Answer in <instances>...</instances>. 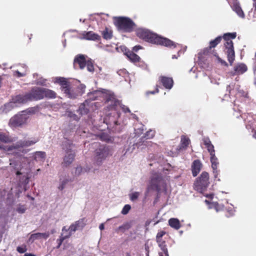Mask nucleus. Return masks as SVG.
Here are the masks:
<instances>
[{"instance_id": "a19ab883", "label": "nucleus", "mask_w": 256, "mask_h": 256, "mask_svg": "<svg viewBox=\"0 0 256 256\" xmlns=\"http://www.w3.org/2000/svg\"><path fill=\"white\" fill-rule=\"evenodd\" d=\"M131 209V206L130 204H126L122 208L121 212L122 214H126L128 213L129 211Z\"/></svg>"}, {"instance_id": "774afa93", "label": "nucleus", "mask_w": 256, "mask_h": 256, "mask_svg": "<svg viewBox=\"0 0 256 256\" xmlns=\"http://www.w3.org/2000/svg\"><path fill=\"white\" fill-rule=\"evenodd\" d=\"M61 246L58 244L57 246H56V248L58 249Z\"/></svg>"}, {"instance_id": "423d86ee", "label": "nucleus", "mask_w": 256, "mask_h": 256, "mask_svg": "<svg viewBox=\"0 0 256 256\" xmlns=\"http://www.w3.org/2000/svg\"><path fill=\"white\" fill-rule=\"evenodd\" d=\"M166 186L162 174L159 173H154L152 176L150 184L148 187V191L150 190L160 192L162 188H165Z\"/></svg>"}, {"instance_id": "b1692460", "label": "nucleus", "mask_w": 256, "mask_h": 256, "mask_svg": "<svg viewBox=\"0 0 256 256\" xmlns=\"http://www.w3.org/2000/svg\"><path fill=\"white\" fill-rule=\"evenodd\" d=\"M84 38L88 40H100V37L99 35L94 33L92 32H88L84 34Z\"/></svg>"}, {"instance_id": "bf43d9fd", "label": "nucleus", "mask_w": 256, "mask_h": 256, "mask_svg": "<svg viewBox=\"0 0 256 256\" xmlns=\"http://www.w3.org/2000/svg\"><path fill=\"white\" fill-rule=\"evenodd\" d=\"M24 256H34V255L32 254L26 253V254H25Z\"/></svg>"}, {"instance_id": "c756f323", "label": "nucleus", "mask_w": 256, "mask_h": 256, "mask_svg": "<svg viewBox=\"0 0 256 256\" xmlns=\"http://www.w3.org/2000/svg\"><path fill=\"white\" fill-rule=\"evenodd\" d=\"M0 142L4 143H9L12 142V140L5 133L0 132Z\"/></svg>"}, {"instance_id": "412c9836", "label": "nucleus", "mask_w": 256, "mask_h": 256, "mask_svg": "<svg viewBox=\"0 0 256 256\" xmlns=\"http://www.w3.org/2000/svg\"><path fill=\"white\" fill-rule=\"evenodd\" d=\"M33 158L36 162H44L46 157L44 152H36L33 154Z\"/></svg>"}, {"instance_id": "4468645a", "label": "nucleus", "mask_w": 256, "mask_h": 256, "mask_svg": "<svg viewBox=\"0 0 256 256\" xmlns=\"http://www.w3.org/2000/svg\"><path fill=\"white\" fill-rule=\"evenodd\" d=\"M12 101L14 103L26 104L28 102H30L28 93L26 92L23 94H18L12 97Z\"/></svg>"}, {"instance_id": "4be33fe9", "label": "nucleus", "mask_w": 256, "mask_h": 256, "mask_svg": "<svg viewBox=\"0 0 256 256\" xmlns=\"http://www.w3.org/2000/svg\"><path fill=\"white\" fill-rule=\"evenodd\" d=\"M68 92H66L65 94L70 98H76L77 96H80L78 92L76 87H70L68 90Z\"/></svg>"}, {"instance_id": "603ef678", "label": "nucleus", "mask_w": 256, "mask_h": 256, "mask_svg": "<svg viewBox=\"0 0 256 256\" xmlns=\"http://www.w3.org/2000/svg\"><path fill=\"white\" fill-rule=\"evenodd\" d=\"M97 94L96 91H94L93 92H90L88 94V96L90 98H92V100H94L96 99V96H94V95Z\"/></svg>"}, {"instance_id": "6e6d98bb", "label": "nucleus", "mask_w": 256, "mask_h": 256, "mask_svg": "<svg viewBox=\"0 0 256 256\" xmlns=\"http://www.w3.org/2000/svg\"><path fill=\"white\" fill-rule=\"evenodd\" d=\"M254 1L253 2V7L254 8V13L256 14V0H252Z\"/></svg>"}, {"instance_id": "393cba45", "label": "nucleus", "mask_w": 256, "mask_h": 256, "mask_svg": "<svg viewBox=\"0 0 256 256\" xmlns=\"http://www.w3.org/2000/svg\"><path fill=\"white\" fill-rule=\"evenodd\" d=\"M169 225L176 230H178L181 227L179 220L176 218H171L168 220Z\"/></svg>"}, {"instance_id": "3c124183", "label": "nucleus", "mask_w": 256, "mask_h": 256, "mask_svg": "<svg viewBox=\"0 0 256 256\" xmlns=\"http://www.w3.org/2000/svg\"><path fill=\"white\" fill-rule=\"evenodd\" d=\"M122 111L125 113L130 112V108L126 106L122 105Z\"/></svg>"}, {"instance_id": "052dcab7", "label": "nucleus", "mask_w": 256, "mask_h": 256, "mask_svg": "<svg viewBox=\"0 0 256 256\" xmlns=\"http://www.w3.org/2000/svg\"><path fill=\"white\" fill-rule=\"evenodd\" d=\"M255 66H254V71L256 72V54H255Z\"/></svg>"}, {"instance_id": "9d476101", "label": "nucleus", "mask_w": 256, "mask_h": 256, "mask_svg": "<svg viewBox=\"0 0 256 256\" xmlns=\"http://www.w3.org/2000/svg\"><path fill=\"white\" fill-rule=\"evenodd\" d=\"M166 234V232L164 230H160L158 232L156 240L158 244V246L160 248L162 252H164L165 256H169L168 250L166 244V242L162 238V236Z\"/></svg>"}, {"instance_id": "a18cd8bd", "label": "nucleus", "mask_w": 256, "mask_h": 256, "mask_svg": "<svg viewBox=\"0 0 256 256\" xmlns=\"http://www.w3.org/2000/svg\"><path fill=\"white\" fill-rule=\"evenodd\" d=\"M17 251L20 253L23 254L26 251V246H18L16 248Z\"/></svg>"}, {"instance_id": "09e8293b", "label": "nucleus", "mask_w": 256, "mask_h": 256, "mask_svg": "<svg viewBox=\"0 0 256 256\" xmlns=\"http://www.w3.org/2000/svg\"><path fill=\"white\" fill-rule=\"evenodd\" d=\"M82 172V168L80 166H77L76 168L75 174L79 176Z\"/></svg>"}, {"instance_id": "a878e982", "label": "nucleus", "mask_w": 256, "mask_h": 256, "mask_svg": "<svg viewBox=\"0 0 256 256\" xmlns=\"http://www.w3.org/2000/svg\"><path fill=\"white\" fill-rule=\"evenodd\" d=\"M101 34L103 38L105 40H110L112 37V31L109 28L106 27L104 30L102 31Z\"/></svg>"}, {"instance_id": "69168bd1", "label": "nucleus", "mask_w": 256, "mask_h": 256, "mask_svg": "<svg viewBox=\"0 0 256 256\" xmlns=\"http://www.w3.org/2000/svg\"><path fill=\"white\" fill-rule=\"evenodd\" d=\"M21 174H22V173L20 171H17L16 172V174L17 176L20 175Z\"/></svg>"}, {"instance_id": "39448f33", "label": "nucleus", "mask_w": 256, "mask_h": 256, "mask_svg": "<svg viewBox=\"0 0 256 256\" xmlns=\"http://www.w3.org/2000/svg\"><path fill=\"white\" fill-rule=\"evenodd\" d=\"M112 154V149L109 146L101 145L94 151V162L97 165H100L103 161Z\"/></svg>"}, {"instance_id": "c9c22d12", "label": "nucleus", "mask_w": 256, "mask_h": 256, "mask_svg": "<svg viewBox=\"0 0 256 256\" xmlns=\"http://www.w3.org/2000/svg\"><path fill=\"white\" fill-rule=\"evenodd\" d=\"M131 227V226L130 223L126 222L124 224L120 226L117 230H120L122 232H124L126 230H128Z\"/></svg>"}, {"instance_id": "dca6fc26", "label": "nucleus", "mask_w": 256, "mask_h": 256, "mask_svg": "<svg viewBox=\"0 0 256 256\" xmlns=\"http://www.w3.org/2000/svg\"><path fill=\"white\" fill-rule=\"evenodd\" d=\"M50 235V234L48 232L44 233L37 232L32 234L28 239V242H33L36 240H38L40 238L46 240L49 237Z\"/></svg>"}, {"instance_id": "f03ea898", "label": "nucleus", "mask_w": 256, "mask_h": 256, "mask_svg": "<svg viewBox=\"0 0 256 256\" xmlns=\"http://www.w3.org/2000/svg\"><path fill=\"white\" fill-rule=\"evenodd\" d=\"M136 34L139 38L152 44L169 48H176V44L170 40L158 36L146 28H138L136 30Z\"/></svg>"}, {"instance_id": "20e7f679", "label": "nucleus", "mask_w": 256, "mask_h": 256, "mask_svg": "<svg viewBox=\"0 0 256 256\" xmlns=\"http://www.w3.org/2000/svg\"><path fill=\"white\" fill-rule=\"evenodd\" d=\"M114 24L118 30L124 32H131L134 31L136 26L129 18L116 17L114 19Z\"/></svg>"}, {"instance_id": "58836bf2", "label": "nucleus", "mask_w": 256, "mask_h": 256, "mask_svg": "<svg viewBox=\"0 0 256 256\" xmlns=\"http://www.w3.org/2000/svg\"><path fill=\"white\" fill-rule=\"evenodd\" d=\"M85 88L86 86L82 84H80L76 87V89L78 92L80 96H82L84 93Z\"/></svg>"}, {"instance_id": "c03bdc74", "label": "nucleus", "mask_w": 256, "mask_h": 256, "mask_svg": "<svg viewBox=\"0 0 256 256\" xmlns=\"http://www.w3.org/2000/svg\"><path fill=\"white\" fill-rule=\"evenodd\" d=\"M26 210V208L24 206L19 205L18 208H16V211L20 214H24Z\"/></svg>"}, {"instance_id": "e433bc0d", "label": "nucleus", "mask_w": 256, "mask_h": 256, "mask_svg": "<svg viewBox=\"0 0 256 256\" xmlns=\"http://www.w3.org/2000/svg\"><path fill=\"white\" fill-rule=\"evenodd\" d=\"M68 238H70V235L69 236L68 235L65 236V235H64V233L61 234L60 236V238L56 240V242L58 244L62 246L63 242L65 240Z\"/></svg>"}, {"instance_id": "de8ad7c7", "label": "nucleus", "mask_w": 256, "mask_h": 256, "mask_svg": "<svg viewBox=\"0 0 256 256\" xmlns=\"http://www.w3.org/2000/svg\"><path fill=\"white\" fill-rule=\"evenodd\" d=\"M158 92H159V90H158V86L156 85L155 90L148 91V92H146V94L147 96H148L150 94H155L156 93H158Z\"/></svg>"}, {"instance_id": "473e14b6", "label": "nucleus", "mask_w": 256, "mask_h": 256, "mask_svg": "<svg viewBox=\"0 0 256 256\" xmlns=\"http://www.w3.org/2000/svg\"><path fill=\"white\" fill-rule=\"evenodd\" d=\"M213 55L216 58L218 62L220 63L222 65L226 66H228V63L224 60H222L218 55L217 52L215 50H212V52Z\"/></svg>"}, {"instance_id": "e2e57ef3", "label": "nucleus", "mask_w": 256, "mask_h": 256, "mask_svg": "<svg viewBox=\"0 0 256 256\" xmlns=\"http://www.w3.org/2000/svg\"><path fill=\"white\" fill-rule=\"evenodd\" d=\"M159 254V256H164V252H159V254Z\"/></svg>"}, {"instance_id": "7ed1b4c3", "label": "nucleus", "mask_w": 256, "mask_h": 256, "mask_svg": "<svg viewBox=\"0 0 256 256\" xmlns=\"http://www.w3.org/2000/svg\"><path fill=\"white\" fill-rule=\"evenodd\" d=\"M74 146V144L70 140L66 138L62 141V147L66 153L62 162V165L64 166H70L74 160L76 156V152L72 150Z\"/></svg>"}, {"instance_id": "aec40b11", "label": "nucleus", "mask_w": 256, "mask_h": 256, "mask_svg": "<svg viewBox=\"0 0 256 256\" xmlns=\"http://www.w3.org/2000/svg\"><path fill=\"white\" fill-rule=\"evenodd\" d=\"M42 95L43 98H55L56 97V94L55 92L52 90L42 88Z\"/></svg>"}, {"instance_id": "0e129e2a", "label": "nucleus", "mask_w": 256, "mask_h": 256, "mask_svg": "<svg viewBox=\"0 0 256 256\" xmlns=\"http://www.w3.org/2000/svg\"><path fill=\"white\" fill-rule=\"evenodd\" d=\"M63 233H64V235H65V236L68 234V232L65 231V230H64V232H63V231L62 230V233L61 234H63Z\"/></svg>"}, {"instance_id": "49530a36", "label": "nucleus", "mask_w": 256, "mask_h": 256, "mask_svg": "<svg viewBox=\"0 0 256 256\" xmlns=\"http://www.w3.org/2000/svg\"><path fill=\"white\" fill-rule=\"evenodd\" d=\"M26 75V72H20L18 70H16L14 72V76L18 77V78H20V77H22V76H24Z\"/></svg>"}, {"instance_id": "f8f14e48", "label": "nucleus", "mask_w": 256, "mask_h": 256, "mask_svg": "<svg viewBox=\"0 0 256 256\" xmlns=\"http://www.w3.org/2000/svg\"><path fill=\"white\" fill-rule=\"evenodd\" d=\"M248 70V67L244 63H238L236 64L233 68V70L230 72V74L232 76L240 75L244 74Z\"/></svg>"}, {"instance_id": "cd10ccee", "label": "nucleus", "mask_w": 256, "mask_h": 256, "mask_svg": "<svg viewBox=\"0 0 256 256\" xmlns=\"http://www.w3.org/2000/svg\"><path fill=\"white\" fill-rule=\"evenodd\" d=\"M66 231L68 232V235H70V238L72 235V233L74 232L76 230H77V229L76 228V227L74 226V224H72L68 228H66V226H63L62 228V231L64 232Z\"/></svg>"}, {"instance_id": "f3484780", "label": "nucleus", "mask_w": 256, "mask_h": 256, "mask_svg": "<svg viewBox=\"0 0 256 256\" xmlns=\"http://www.w3.org/2000/svg\"><path fill=\"white\" fill-rule=\"evenodd\" d=\"M202 164L199 160H194L192 164V176L195 177L200 171L202 168Z\"/></svg>"}, {"instance_id": "a211bd4d", "label": "nucleus", "mask_w": 256, "mask_h": 256, "mask_svg": "<svg viewBox=\"0 0 256 256\" xmlns=\"http://www.w3.org/2000/svg\"><path fill=\"white\" fill-rule=\"evenodd\" d=\"M210 162L212 163V168L213 170V172L214 174V177L215 178H218V158L215 156V153L210 154Z\"/></svg>"}, {"instance_id": "4d7b16f0", "label": "nucleus", "mask_w": 256, "mask_h": 256, "mask_svg": "<svg viewBox=\"0 0 256 256\" xmlns=\"http://www.w3.org/2000/svg\"><path fill=\"white\" fill-rule=\"evenodd\" d=\"M142 48V46H135L134 48V50L136 52H137L138 50Z\"/></svg>"}, {"instance_id": "c85d7f7f", "label": "nucleus", "mask_w": 256, "mask_h": 256, "mask_svg": "<svg viewBox=\"0 0 256 256\" xmlns=\"http://www.w3.org/2000/svg\"><path fill=\"white\" fill-rule=\"evenodd\" d=\"M154 134H155L154 131L152 130H150L146 132L144 134V136H142L140 139H141L142 141L144 142V140H146L152 138L154 136Z\"/></svg>"}, {"instance_id": "f704fd0d", "label": "nucleus", "mask_w": 256, "mask_h": 256, "mask_svg": "<svg viewBox=\"0 0 256 256\" xmlns=\"http://www.w3.org/2000/svg\"><path fill=\"white\" fill-rule=\"evenodd\" d=\"M73 224L74 225V226L76 227V228L77 229V230H78L80 228L82 229L85 226V224L84 223V218L80 219L78 220L75 222Z\"/></svg>"}, {"instance_id": "338daca9", "label": "nucleus", "mask_w": 256, "mask_h": 256, "mask_svg": "<svg viewBox=\"0 0 256 256\" xmlns=\"http://www.w3.org/2000/svg\"><path fill=\"white\" fill-rule=\"evenodd\" d=\"M126 256H131L129 252H127L126 254Z\"/></svg>"}, {"instance_id": "6e6552de", "label": "nucleus", "mask_w": 256, "mask_h": 256, "mask_svg": "<svg viewBox=\"0 0 256 256\" xmlns=\"http://www.w3.org/2000/svg\"><path fill=\"white\" fill-rule=\"evenodd\" d=\"M209 174L206 172H203L194 182V188L195 190L202 192L208 187L210 184Z\"/></svg>"}, {"instance_id": "1a4fd4ad", "label": "nucleus", "mask_w": 256, "mask_h": 256, "mask_svg": "<svg viewBox=\"0 0 256 256\" xmlns=\"http://www.w3.org/2000/svg\"><path fill=\"white\" fill-rule=\"evenodd\" d=\"M39 140L38 138H33L31 140H20L16 144H12V150H19L20 148L29 147L38 142Z\"/></svg>"}, {"instance_id": "f257e3e1", "label": "nucleus", "mask_w": 256, "mask_h": 256, "mask_svg": "<svg viewBox=\"0 0 256 256\" xmlns=\"http://www.w3.org/2000/svg\"><path fill=\"white\" fill-rule=\"evenodd\" d=\"M236 32L226 33L224 34L223 36H218L214 40L210 42L209 46L204 48L203 50L204 54H207L212 48H214L218 44L222 41V38L226 41L224 44V48L226 49L225 52L227 56L228 60L230 66H232L235 60V52L234 50V43L232 40L236 38Z\"/></svg>"}, {"instance_id": "4c0bfd02", "label": "nucleus", "mask_w": 256, "mask_h": 256, "mask_svg": "<svg viewBox=\"0 0 256 256\" xmlns=\"http://www.w3.org/2000/svg\"><path fill=\"white\" fill-rule=\"evenodd\" d=\"M100 138L102 140L109 142L111 140V138L110 136L105 133H102L100 135Z\"/></svg>"}, {"instance_id": "9b49d317", "label": "nucleus", "mask_w": 256, "mask_h": 256, "mask_svg": "<svg viewBox=\"0 0 256 256\" xmlns=\"http://www.w3.org/2000/svg\"><path fill=\"white\" fill-rule=\"evenodd\" d=\"M28 93L30 101L43 99L42 88L34 87Z\"/></svg>"}, {"instance_id": "ea45409f", "label": "nucleus", "mask_w": 256, "mask_h": 256, "mask_svg": "<svg viewBox=\"0 0 256 256\" xmlns=\"http://www.w3.org/2000/svg\"><path fill=\"white\" fill-rule=\"evenodd\" d=\"M87 70L90 72H93L94 71V66L91 60H88L86 62Z\"/></svg>"}, {"instance_id": "37998d69", "label": "nucleus", "mask_w": 256, "mask_h": 256, "mask_svg": "<svg viewBox=\"0 0 256 256\" xmlns=\"http://www.w3.org/2000/svg\"><path fill=\"white\" fill-rule=\"evenodd\" d=\"M0 150H3L8 152L12 150V145L4 146L0 144Z\"/></svg>"}, {"instance_id": "bb28decb", "label": "nucleus", "mask_w": 256, "mask_h": 256, "mask_svg": "<svg viewBox=\"0 0 256 256\" xmlns=\"http://www.w3.org/2000/svg\"><path fill=\"white\" fill-rule=\"evenodd\" d=\"M232 9L240 17L242 18H244V12L238 4H234L232 6Z\"/></svg>"}, {"instance_id": "79ce46f5", "label": "nucleus", "mask_w": 256, "mask_h": 256, "mask_svg": "<svg viewBox=\"0 0 256 256\" xmlns=\"http://www.w3.org/2000/svg\"><path fill=\"white\" fill-rule=\"evenodd\" d=\"M139 196H140V192H133V193H132V194H130V200L134 202L136 200L138 199V198Z\"/></svg>"}, {"instance_id": "864d4df0", "label": "nucleus", "mask_w": 256, "mask_h": 256, "mask_svg": "<svg viewBox=\"0 0 256 256\" xmlns=\"http://www.w3.org/2000/svg\"><path fill=\"white\" fill-rule=\"evenodd\" d=\"M117 106V102L114 101V104L110 106V109H116V106Z\"/></svg>"}, {"instance_id": "2f4dec72", "label": "nucleus", "mask_w": 256, "mask_h": 256, "mask_svg": "<svg viewBox=\"0 0 256 256\" xmlns=\"http://www.w3.org/2000/svg\"><path fill=\"white\" fill-rule=\"evenodd\" d=\"M181 147L182 148H186L188 146L190 142V140L188 138L185 136H182L181 138Z\"/></svg>"}, {"instance_id": "6ab92c4d", "label": "nucleus", "mask_w": 256, "mask_h": 256, "mask_svg": "<svg viewBox=\"0 0 256 256\" xmlns=\"http://www.w3.org/2000/svg\"><path fill=\"white\" fill-rule=\"evenodd\" d=\"M56 82L61 86L62 90L64 91V94L66 92H68V90L70 86V82L68 81V79L60 77L56 79Z\"/></svg>"}, {"instance_id": "13d9d810", "label": "nucleus", "mask_w": 256, "mask_h": 256, "mask_svg": "<svg viewBox=\"0 0 256 256\" xmlns=\"http://www.w3.org/2000/svg\"><path fill=\"white\" fill-rule=\"evenodd\" d=\"M99 228L100 229L102 230H103L104 228V224H101L100 226H99Z\"/></svg>"}, {"instance_id": "5fc2aeb1", "label": "nucleus", "mask_w": 256, "mask_h": 256, "mask_svg": "<svg viewBox=\"0 0 256 256\" xmlns=\"http://www.w3.org/2000/svg\"><path fill=\"white\" fill-rule=\"evenodd\" d=\"M252 132L253 133L252 138H254L255 140H256V130L253 128L252 130Z\"/></svg>"}, {"instance_id": "72a5a7b5", "label": "nucleus", "mask_w": 256, "mask_h": 256, "mask_svg": "<svg viewBox=\"0 0 256 256\" xmlns=\"http://www.w3.org/2000/svg\"><path fill=\"white\" fill-rule=\"evenodd\" d=\"M89 112L88 109L86 108V105L84 103L82 104L79 107L78 112L80 114L82 115V114H87Z\"/></svg>"}, {"instance_id": "2eb2a0df", "label": "nucleus", "mask_w": 256, "mask_h": 256, "mask_svg": "<svg viewBox=\"0 0 256 256\" xmlns=\"http://www.w3.org/2000/svg\"><path fill=\"white\" fill-rule=\"evenodd\" d=\"M158 80L160 84L166 89L170 90L173 86L174 81L172 78L160 76L158 78Z\"/></svg>"}, {"instance_id": "680f3d73", "label": "nucleus", "mask_w": 256, "mask_h": 256, "mask_svg": "<svg viewBox=\"0 0 256 256\" xmlns=\"http://www.w3.org/2000/svg\"><path fill=\"white\" fill-rule=\"evenodd\" d=\"M206 197H208V198H213V194H209V195H207Z\"/></svg>"}, {"instance_id": "5701e85b", "label": "nucleus", "mask_w": 256, "mask_h": 256, "mask_svg": "<svg viewBox=\"0 0 256 256\" xmlns=\"http://www.w3.org/2000/svg\"><path fill=\"white\" fill-rule=\"evenodd\" d=\"M203 142L204 144L206 146V148L208 152H210V154H212L215 153V150H214V146L212 144L210 140L208 138H204L203 139Z\"/></svg>"}, {"instance_id": "ddd939ff", "label": "nucleus", "mask_w": 256, "mask_h": 256, "mask_svg": "<svg viewBox=\"0 0 256 256\" xmlns=\"http://www.w3.org/2000/svg\"><path fill=\"white\" fill-rule=\"evenodd\" d=\"M86 60L82 54L77 56L74 62V66L75 69H84L86 66Z\"/></svg>"}, {"instance_id": "7c9ffc66", "label": "nucleus", "mask_w": 256, "mask_h": 256, "mask_svg": "<svg viewBox=\"0 0 256 256\" xmlns=\"http://www.w3.org/2000/svg\"><path fill=\"white\" fill-rule=\"evenodd\" d=\"M127 56L130 60L134 62H138L140 59L138 55L132 52H130Z\"/></svg>"}, {"instance_id": "8fccbe9b", "label": "nucleus", "mask_w": 256, "mask_h": 256, "mask_svg": "<svg viewBox=\"0 0 256 256\" xmlns=\"http://www.w3.org/2000/svg\"><path fill=\"white\" fill-rule=\"evenodd\" d=\"M68 182V180H64L62 182V184H60V186H58V189L60 190H63V189L65 187V185Z\"/></svg>"}, {"instance_id": "0eeeda50", "label": "nucleus", "mask_w": 256, "mask_h": 256, "mask_svg": "<svg viewBox=\"0 0 256 256\" xmlns=\"http://www.w3.org/2000/svg\"><path fill=\"white\" fill-rule=\"evenodd\" d=\"M29 116L25 112H22L21 114L14 115L10 120L8 125L12 128H22L27 123Z\"/></svg>"}]
</instances>
